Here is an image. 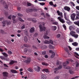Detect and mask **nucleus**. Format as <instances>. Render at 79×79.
<instances>
[{
    "label": "nucleus",
    "mask_w": 79,
    "mask_h": 79,
    "mask_svg": "<svg viewBox=\"0 0 79 79\" xmlns=\"http://www.w3.org/2000/svg\"><path fill=\"white\" fill-rule=\"evenodd\" d=\"M1 2L2 3H5V2L3 0L1 1Z\"/></svg>",
    "instance_id": "nucleus-59"
},
{
    "label": "nucleus",
    "mask_w": 79,
    "mask_h": 79,
    "mask_svg": "<svg viewBox=\"0 0 79 79\" xmlns=\"http://www.w3.org/2000/svg\"><path fill=\"white\" fill-rule=\"evenodd\" d=\"M48 47L49 48H51L52 49H54L55 48V47L52 45H51V44H49V46H48Z\"/></svg>",
    "instance_id": "nucleus-21"
},
{
    "label": "nucleus",
    "mask_w": 79,
    "mask_h": 79,
    "mask_svg": "<svg viewBox=\"0 0 79 79\" xmlns=\"http://www.w3.org/2000/svg\"><path fill=\"white\" fill-rule=\"evenodd\" d=\"M8 53L9 55H12V54H13V52L9 50L8 51Z\"/></svg>",
    "instance_id": "nucleus-28"
},
{
    "label": "nucleus",
    "mask_w": 79,
    "mask_h": 79,
    "mask_svg": "<svg viewBox=\"0 0 79 79\" xmlns=\"http://www.w3.org/2000/svg\"><path fill=\"white\" fill-rule=\"evenodd\" d=\"M64 18L66 20L69 21V18L66 17H64Z\"/></svg>",
    "instance_id": "nucleus-52"
},
{
    "label": "nucleus",
    "mask_w": 79,
    "mask_h": 79,
    "mask_svg": "<svg viewBox=\"0 0 79 79\" xmlns=\"http://www.w3.org/2000/svg\"><path fill=\"white\" fill-rule=\"evenodd\" d=\"M52 30L53 31H55L56 29V27L55 26H53L52 27Z\"/></svg>",
    "instance_id": "nucleus-31"
},
{
    "label": "nucleus",
    "mask_w": 79,
    "mask_h": 79,
    "mask_svg": "<svg viewBox=\"0 0 79 79\" xmlns=\"http://www.w3.org/2000/svg\"><path fill=\"white\" fill-rule=\"evenodd\" d=\"M68 46L67 47H65L64 48V50L66 51V52H68Z\"/></svg>",
    "instance_id": "nucleus-40"
},
{
    "label": "nucleus",
    "mask_w": 79,
    "mask_h": 79,
    "mask_svg": "<svg viewBox=\"0 0 79 79\" xmlns=\"http://www.w3.org/2000/svg\"><path fill=\"white\" fill-rule=\"evenodd\" d=\"M27 70L28 71H29V72H30V73H32V72L33 71V70L31 68L28 69H27Z\"/></svg>",
    "instance_id": "nucleus-23"
},
{
    "label": "nucleus",
    "mask_w": 79,
    "mask_h": 79,
    "mask_svg": "<svg viewBox=\"0 0 79 79\" xmlns=\"http://www.w3.org/2000/svg\"><path fill=\"white\" fill-rule=\"evenodd\" d=\"M24 41L25 42H27V38L26 36H25L24 38Z\"/></svg>",
    "instance_id": "nucleus-30"
},
{
    "label": "nucleus",
    "mask_w": 79,
    "mask_h": 79,
    "mask_svg": "<svg viewBox=\"0 0 79 79\" xmlns=\"http://www.w3.org/2000/svg\"><path fill=\"white\" fill-rule=\"evenodd\" d=\"M42 54L43 55H45L46 54V51H43L42 52Z\"/></svg>",
    "instance_id": "nucleus-46"
},
{
    "label": "nucleus",
    "mask_w": 79,
    "mask_h": 79,
    "mask_svg": "<svg viewBox=\"0 0 79 79\" xmlns=\"http://www.w3.org/2000/svg\"><path fill=\"white\" fill-rule=\"evenodd\" d=\"M41 79H47V76L44 74H42L41 75Z\"/></svg>",
    "instance_id": "nucleus-9"
},
{
    "label": "nucleus",
    "mask_w": 79,
    "mask_h": 79,
    "mask_svg": "<svg viewBox=\"0 0 79 79\" xmlns=\"http://www.w3.org/2000/svg\"><path fill=\"white\" fill-rule=\"evenodd\" d=\"M40 5H42V6H43L45 5V3L44 2H42V3H40Z\"/></svg>",
    "instance_id": "nucleus-54"
},
{
    "label": "nucleus",
    "mask_w": 79,
    "mask_h": 79,
    "mask_svg": "<svg viewBox=\"0 0 79 79\" xmlns=\"http://www.w3.org/2000/svg\"><path fill=\"white\" fill-rule=\"evenodd\" d=\"M76 13L77 15L78 16H79V11H76Z\"/></svg>",
    "instance_id": "nucleus-49"
},
{
    "label": "nucleus",
    "mask_w": 79,
    "mask_h": 79,
    "mask_svg": "<svg viewBox=\"0 0 79 79\" xmlns=\"http://www.w3.org/2000/svg\"><path fill=\"white\" fill-rule=\"evenodd\" d=\"M55 56V53L54 52H52V55L51 56V58H54V57Z\"/></svg>",
    "instance_id": "nucleus-24"
},
{
    "label": "nucleus",
    "mask_w": 79,
    "mask_h": 79,
    "mask_svg": "<svg viewBox=\"0 0 79 79\" xmlns=\"http://www.w3.org/2000/svg\"><path fill=\"white\" fill-rule=\"evenodd\" d=\"M76 67H78V66H79V63H78L77 62H76Z\"/></svg>",
    "instance_id": "nucleus-43"
},
{
    "label": "nucleus",
    "mask_w": 79,
    "mask_h": 79,
    "mask_svg": "<svg viewBox=\"0 0 79 79\" xmlns=\"http://www.w3.org/2000/svg\"><path fill=\"white\" fill-rule=\"evenodd\" d=\"M2 54L4 56L5 58L6 57H8V55L5 52H2Z\"/></svg>",
    "instance_id": "nucleus-14"
},
{
    "label": "nucleus",
    "mask_w": 79,
    "mask_h": 79,
    "mask_svg": "<svg viewBox=\"0 0 79 79\" xmlns=\"http://www.w3.org/2000/svg\"><path fill=\"white\" fill-rule=\"evenodd\" d=\"M1 32L3 34H5V32H4V31L2 30H1Z\"/></svg>",
    "instance_id": "nucleus-53"
},
{
    "label": "nucleus",
    "mask_w": 79,
    "mask_h": 79,
    "mask_svg": "<svg viewBox=\"0 0 79 79\" xmlns=\"http://www.w3.org/2000/svg\"><path fill=\"white\" fill-rule=\"evenodd\" d=\"M32 11H33V9H27V13L32 12Z\"/></svg>",
    "instance_id": "nucleus-12"
},
{
    "label": "nucleus",
    "mask_w": 79,
    "mask_h": 79,
    "mask_svg": "<svg viewBox=\"0 0 79 79\" xmlns=\"http://www.w3.org/2000/svg\"><path fill=\"white\" fill-rule=\"evenodd\" d=\"M69 64V62L67 61L65 63H63V65L64 66V69H68V68L67 67V66H66V64Z\"/></svg>",
    "instance_id": "nucleus-4"
},
{
    "label": "nucleus",
    "mask_w": 79,
    "mask_h": 79,
    "mask_svg": "<svg viewBox=\"0 0 79 79\" xmlns=\"http://www.w3.org/2000/svg\"><path fill=\"white\" fill-rule=\"evenodd\" d=\"M69 72L70 73V74H73L74 73V72L71 70H69Z\"/></svg>",
    "instance_id": "nucleus-38"
},
{
    "label": "nucleus",
    "mask_w": 79,
    "mask_h": 79,
    "mask_svg": "<svg viewBox=\"0 0 79 79\" xmlns=\"http://www.w3.org/2000/svg\"><path fill=\"white\" fill-rule=\"evenodd\" d=\"M11 24L10 22H8L7 21H3L2 23V24L3 27H5L6 25H10Z\"/></svg>",
    "instance_id": "nucleus-1"
},
{
    "label": "nucleus",
    "mask_w": 79,
    "mask_h": 79,
    "mask_svg": "<svg viewBox=\"0 0 79 79\" xmlns=\"http://www.w3.org/2000/svg\"><path fill=\"white\" fill-rule=\"evenodd\" d=\"M3 75L5 77H7L8 75V73L6 72H4L3 73Z\"/></svg>",
    "instance_id": "nucleus-13"
},
{
    "label": "nucleus",
    "mask_w": 79,
    "mask_h": 79,
    "mask_svg": "<svg viewBox=\"0 0 79 79\" xmlns=\"http://www.w3.org/2000/svg\"><path fill=\"white\" fill-rule=\"evenodd\" d=\"M69 21V22H68V21H67L66 22H67V23H68V24H71V22L70 21H69V20H68Z\"/></svg>",
    "instance_id": "nucleus-47"
},
{
    "label": "nucleus",
    "mask_w": 79,
    "mask_h": 79,
    "mask_svg": "<svg viewBox=\"0 0 79 79\" xmlns=\"http://www.w3.org/2000/svg\"><path fill=\"white\" fill-rule=\"evenodd\" d=\"M12 19L13 21V23H15L16 21L15 20V18H16V16L14 15H12Z\"/></svg>",
    "instance_id": "nucleus-20"
},
{
    "label": "nucleus",
    "mask_w": 79,
    "mask_h": 79,
    "mask_svg": "<svg viewBox=\"0 0 79 79\" xmlns=\"http://www.w3.org/2000/svg\"><path fill=\"white\" fill-rule=\"evenodd\" d=\"M70 5H72V6H75V5L74 4L73 2H70Z\"/></svg>",
    "instance_id": "nucleus-36"
},
{
    "label": "nucleus",
    "mask_w": 79,
    "mask_h": 79,
    "mask_svg": "<svg viewBox=\"0 0 79 79\" xmlns=\"http://www.w3.org/2000/svg\"><path fill=\"white\" fill-rule=\"evenodd\" d=\"M49 42V44H53V41H52V40H50Z\"/></svg>",
    "instance_id": "nucleus-50"
},
{
    "label": "nucleus",
    "mask_w": 79,
    "mask_h": 79,
    "mask_svg": "<svg viewBox=\"0 0 79 79\" xmlns=\"http://www.w3.org/2000/svg\"><path fill=\"white\" fill-rule=\"evenodd\" d=\"M70 16L71 19H72L73 21H74V19H75L76 14L74 13L72 14Z\"/></svg>",
    "instance_id": "nucleus-6"
},
{
    "label": "nucleus",
    "mask_w": 79,
    "mask_h": 79,
    "mask_svg": "<svg viewBox=\"0 0 79 79\" xmlns=\"http://www.w3.org/2000/svg\"><path fill=\"white\" fill-rule=\"evenodd\" d=\"M39 27L40 31V32H42L43 31H45L46 29V28L44 27H43L41 25H40Z\"/></svg>",
    "instance_id": "nucleus-2"
},
{
    "label": "nucleus",
    "mask_w": 79,
    "mask_h": 79,
    "mask_svg": "<svg viewBox=\"0 0 79 79\" xmlns=\"http://www.w3.org/2000/svg\"><path fill=\"white\" fill-rule=\"evenodd\" d=\"M33 11H37V9H33Z\"/></svg>",
    "instance_id": "nucleus-58"
},
{
    "label": "nucleus",
    "mask_w": 79,
    "mask_h": 79,
    "mask_svg": "<svg viewBox=\"0 0 79 79\" xmlns=\"http://www.w3.org/2000/svg\"><path fill=\"white\" fill-rule=\"evenodd\" d=\"M42 71H44L46 73H49L50 72L48 70V69H44L42 70Z\"/></svg>",
    "instance_id": "nucleus-17"
},
{
    "label": "nucleus",
    "mask_w": 79,
    "mask_h": 79,
    "mask_svg": "<svg viewBox=\"0 0 79 79\" xmlns=\"http://www.w3.org/2000/svg\"><path fill=\"white\" fill-rule=\"evenodd\" d=\"M75 34H76V32L73 31H71L70 33V35L73 36Z\"/></svg>",
    "instance_id": "nucleus-22"
},
{
    "label": "nucleus",
    "mask_w": 79,
    "mask_h": 79,
    "mask_svg": "<svg viewBox=\"0 0 79 79\" xmlns=\"http://www.w3.org/2000/svg\"><path fill=\"white\" fill-rule=\"evenodd\" d=\"M17 63V61L12 60L10 61V62L9 64H13L14 63Z\"/></svg>",
    "instance_id": "nucleus-18"
},
{
    "label": "nucleus",
    "mask_w": 79,
    "mask_h": 79,
    "mask_svg": "<svg viewBox=\"0 0 79 79\" xmlns=\"http://www.w3.org/2000/svg\"><path fill=\"white\" fill-rule=\"evenodd\" d=\"M0 58L2 59V60H5V57H4L3 56H0Z\"/></svg>",
    "instance_id": "nucleus-42"
},
{
    "label": "nucleus",
    "mask_w": 79,
    "mask_h": 79,
    "mask_svg": "<svg viewBox=\"0 0 79 79\" xmlns=\"http://www.w3.org/2000/svg\"><path fill=\"white\" fill-rule=\"evenodd\" d=\"M27 6H31V5H32L31 4V3H30L29 2H28V3H27Z\"/></svg>",
    "instance_id": "nucleus-44"
},
{
    "label": "nucleus",
    "mask_w": 79,
    "mask_h": 79,
    "mask_svg": "<svg viewBox=\"0 0 79 79\" xmlns=\"http://www.w3.org/2000/svg\"><path fill=\"white\" fill-rule=\"evenodd\" d=\"M64 9L65 10H66L68 11H70V9L69 7H68L67 6H65L64 7Z\"/></svg>",
    "instance_id": "nucleus-10"
},
{
    "label": "nucleus",
    "mask_w": 79,
    "mask_h": 79,
    "mask_svg": "<svg viewBox=\"0 0 79 79\" xmlns=\"http://www.w3.org/2000/svg\"><path fill=\"white\" fill-rule=\"evenodd\" d=\"M52 23L53 24H55L56 25H57V24H58V23L56 22H53Z\"/></svg>",
    "instance_id": "nucleus-48"
},
{
    "label": "nucleus",
    "mask_w": 79,
    "mask_h": 79,
    "mask_svg": "<svg viewBox=\"0 0 79 79\" xmlns=\"http://www.w3.org/2000/svg\"><path fill=\"white\" fill-rule=\"evenodd\" d=\"M65 30H66V26L64 24H63L62 26Z\"/></svg>",
    "instance_id": "nucleus-37"
},
{
    "label": "nucleus",
    "mask_w": 79,
    "mask_h": 79,
    "mask_svg": "<svg viewBox=\"0 0 79 79\" xmlns=\"http://www.w3.org/2000/svg\"><path fill=\"white\" fill-rule=\"evenodd\" d=\"M52 6H53V7H56V6H57L56 4H55V5L53 4Z\"/></svg>",
    "instance_id": "nucleus-64"
},
{
    "label": "nucleus",
    "mask_w": 79,
    "mask_h": 79,
    "mask_svg": "<svg viewBox=\"0 0 79 79\" xmlns=\"http://www.w3.org/2000/svg\"><path fill=\"white\" fill-rule=\"evenodd\" d=\"M69 40L70 42H73V40L71 38L69 39Z\"/></svg>",
    "instance_id": "nucleus-51"
},
{
    "label": "nucleus",
    "mask_w": 79,
    "mask_h": 79,
    "mask_svg": "<svg viewBox=\"0 0 79 79\" xmlns=\"http://www.w3.org/2000/svg\"><path fill=\"white\" fill-rule=\"evenodd\" d=\"M44 44H50V41L47 40H45L44 41Z\"/></svg>",
    "instance_id": "nucleus-25"
},
{
    "label": "nucleus",
    "mask_w": 79,
    "mask_h": 79,
    "mask_svg": "<svg viewBox=\"0 0 79 79\" xmlns=\"http://www.w3.org/2000/svg\"><path fill=\"white\" fill-rule=\"evenodd\" d=\"M24 28H25V26L24 25H23L21 27L22 29H24Z\"/></svg>",
    "instance_id": "nucleus-61"
},
{
    "label": "nucleus",
    "mask_w": 79,
    "mask_h": 79,
    "mask_svg": "<svg viewBox=\"0 0 79 79\" xmlns=\"http://www.w3.org/2000/svg\"><path fill=\"white\" fill-rule=\"evenodd\" d=\"M57 19L59 20L60 22L62 23H65V21L63 19L61 18V17H58L57 18Z\"/></svg>",
    "instance_id": "nucleus-3"
},
{
    "label": "nucleus",
    "mask_w": 79,
    "mask_h": 79,
    "mask_svg": "<svg viewBox=\"0 0 79 79\" xmlns=\"http://www.w3.org/2000/svg\"><path fill=\"white\" fill-rule=\"evenodd\" d=\"M49 4L50 5H53V2H49Z\"/></svg>",
    "instance_id": "nucleus-62"
},
{
    "label": "nucleus",
    "mask_w": 79,
    "mask_h": 79,
    "mask_svg": "<svg viewBox=\"0 0 79 79\" xmlns=\"http://www.w3.org/2000/svg\"><path fill=\"white\" fill-rule=\"evenodd\" d=\"M48 56L47 55H46L44 56V57L45 58H48Z\"/></svg>",
    "instance_id": "nucleus-56"
},
{
    "label": "nucleus",
    "mask_w": 79,
    "mask_h": 79,
    "mask_svg": "<svg viewBox=\"0 0 79 79\" xmlns=\"http://www.w3.org/2000/svg\"><path fill=\"white\" fill-rule=\"evenodd\" d=\"M32 22H33V23H36V22H37V20H36L35 19H32Z\"/></svg>",
    "instance_id": "nucleus-32"
},
{
    "label": "nucleus",
    "mask_w": 79,
    "mask_h": 79,
    "mask_svg": "<svg viewBox=\"0 0 79 79\" xmlns=\"http://www.w3.org/2000/svg\"><path fill=\"white\" fill-rule=\"evenodd\" d=\"M67 48H68L69 49V50H72V48L71 47L68 46H67Z\"/></svg>",
    "instance_id": "nucleus-45"
},
{
    "label": "nucleus",
    "mask_w": 79,
    "mask_h": 79,
    "mask_svg": "<svg viewBox=\"0 0 79 79\" xmlns=\"http://www.w3.org/2000/svg\"><path fill=\"white\" fill-rule=\"evenodd\" d=\"M62 65H60L58 67V68L59 69H61V68H62Z\"/></svg>",
    "instance_id": "nucleus-41"
},
{
    "label": "nucleus",
    "mask_w": 79,
    "mask_h": 79,
    "mask_svg": "<svg viewBox=\"0 0 79 79\" xmlns=\"http://www.w3.org/2000/svg\"><path fill=\"white\" fill-rule=\"evenodd\" d=\"M34 69L37 72H39L40 70V68L39 66H37L36 67H35Z\"/></svg>",
    "instance_id": "nucleus-7"
},
{
    "label": "nucleus",
    "mask_w": 79,
    "mask_h": 79,
    "mask_svg": "<svg viewBox=\"0 0 79 79\" xmlns=\"http://www.w3.org/2000/svg\"><path fill=\"white\" fill-rule=\"evenodd\" d=\"M4 60H5L6 61H8L10 60V59L7 57H5Z\"/></svg>",
    "instance_id": "nucleus-29"
},
{
    "label": "nucleus",
    "mask_w": 79,
    "mask_h": 79,
    "mask_svg": "<svg viewBox=\"0 0 79 79\" xmlns=\"http://www.w3.org/2000/svg\"><path fill=\"white\" fill-rule=\"evenodd\" d=\"M72 45L73 46L76 47V46H77V45H78V43L76 42H74L72 43Z\"/></svg>",
    "instance_id": "nucleus-15"
},
{
    "label": "nucleus",
    "mask_w": 79,
    "mask_h": 79,
    "mask_svg": "<svg viewBox=\"0 0 79 79\" xmlns=\"http://www.w3.org/2000/svg\"><path fill=\"white\" fill-rule=\"evenodd\" d=\"M27 19H28V21H32V19L28 18Z\"/></svg>",
    "instance_id": "nucleus-63"
},
{
    "label": "nucleus",
    "mask_w": 79,
    "mask_h": 79,
    "mask_svg": "<svg viewBox=\"0 0 79 79\" xmlns=\"http://www.w3.org/2000/svg\"><path fill=\"white\" fill-rule=\"evenodd\" d=\"M41 64L42 65H44V66H47V65H48V64L47 63H45L44 62H42Z\"/></svg>",
    "instance_id": "nucleus-27"
},
{
    "label": "nucleus",
    "mask_w": 79,
    "mask_h": 79,
    "mask_svg": "<svg viewBox=\"0 0 79 79\" xmlns=\"http://www.w3.org/2000/svg\"><path fill=\"white\" fill-rule=\"evenodd\" d=\"M41 48L42 49H46L48 48V46H41Z\"/></svg>",
    "instance_id": "nucleus-19"
},
{
    "label": "nucleus",
    "mask_w": 79,
    "mask_h": 79,
    "mask_svg": "<svg viewBox=\"0 0 79 79\" xmlns=\"http://www.w3.org/2000/svg\"><path fill=\"white\" fill-rule=\"evenodd\" d=\"M30 61H31V59H28L25 61V63H30Z\"/></svg>",
    "instance_id": "nucleus-26"
},
{
    "label": "nucleus",
    "mask_w": 79,
    "mask_h": 79,
    "mask_svg": "<svg viewBox=\"0 0 79 79\" xmlns=\"http://www.w3.org/2000/svg\"><path fill=\"white\" fill-rule=\"evenodd\" d=\"M76 32L78 34H79V28H77L76 30Z\"/></svg>",
    "instance_id": "nucleus-55"
},
{
    "label": "nucleus",
    "mask_w": 79,
    "mask_h": 79,
    "mask_svg": "<svg viewBox=\"0 0 79 79\" xmlns=\"http://www.w3.org/2000/svg\"><path fill=\"white\" fill-rule=\"evenodd\" d=\"M30 32L32 33L35 31V28L34 27H31L30 30Z\"/></svg>",
    "instance_id": "nucleus-8"
},
{
    "label": "nucleus",
    "mask_w": 79,
    "mask_h": 79,
    "mask_svg": "<svg viewBox=\"0 0 79 79\" xmlns=\"http://www.w3.org/2000/svg\"><path fill=\"white\" fill-rule=\"evenodd\" d=\"M19 20L21 22H24V20H23L21 18H19Z\"/></svg>",
    "instance_id": "nucleus-34"
},
{
    "label": "nucleus",
    "mask_w": 79,
    "mask_h": 79,
    "mask_svg": "<svg viewBox=\"0 0 79 79\" xmlns=\"http://www.w3.org/2000/svg\"><path fill=\"white\" fill-rule=\"evenodd\" d=\"M57 13L58 14V16H60L61 18H63V14L62 13V12H60V11L57 10Z\"/></svg>",
    "instance_id": "nucleus-11"
},
{
    "label": "nucleus",
    "mask_w": 79,
    "mask_h": 79,
    "mask_svg": "<svg viewBox=\"0 0 79 79\" xmlns=\"http://www.w3.org/2000/svg\"><path fill=\"white\" fill-rule=\"evenodd\" d=\"M69 29L70 31L76 29V27L74 25L70 26L69 27Z\"/></svg>",
    "instance_id": "nucleus-5"
},
{
    "label": "nucleus",
    "mask_w": 79,
    "mask_h": 79,
    "mask_svg": "<svg viewBox=\"0 0 79 79\" xmlns=\"http://www.w3.org/2000/svg\"><path fill=\"white\" fill-rule=\"evenodd\" d=\"M76 8L77 9V10H79V6H76Z\"/></svg>",
    "instance_id": "nucleus-57"
},
{
    "label": "nucleus",
    "mask_w": 79,
    "mask_h": 79,
    "mask_svg": "<svg viewBox=\"0 0 79 79\" xmlns=\"http://www.w3.org/2000/svg\"><path fill=\"white\" fill-rule=\"evenodd\" d=\"M10 72L12 73H18V72H17V71H16V70H13V69L11 70Z\"/></svg>",
    "instance_id": "nucleus-16"
},
{
    "label": "nucleus",
    "mask_w": 79,
    "mask_h": 79,
    "mask_svg": "<svg viewBox=\"0 0 79 79\" xmlns=\"http://www.w3.org/2000/svg\"><path fill=\"white\" fill-rule=\"evenodd\" d=\"M61 36V35L60 34H58L57 35L56 37L57 38H60Z\"/></svg>",
    "instance_id": "nucleus-39"
},
{
    "label": "nucleus",
    "mask_w": 79,
    "mask_h": 79,
    "mask_svg": "<svg viewBox=\"0 0 79 79\" xmlns=\"http://www.w3.org/2000/svg\"><path fill=\"white\" fill-rule=\"evenodd\" d=\"M74 53L75 54V55H77V56H79V54L77 53V52H74Z\"/></svg>",
    "instance_id": "nucleus-60"
},
{
    "label": "nucleus",
    "mask_w": 79,
    "mask_h": 79,
    "mask_svg": "<svg viewBox=\"0 0 79 79\" xmlns=\"http://www.w3.org/2000/svg\"><path fill=\"white\" fill-rule=\"evenodd\" d=\"M44 39H50V37H49L45 35L44 36Z\"/></svg>",
    "instance_id": "nucleus-33"
},
{
    "label": "nucleus",
    "mask_w": 79,
    "mask_h": 79,
    "mask_svg": "<svg viewBox=\"0 0 79 79\" xmlns=\"http://www.w3.org/2000/svg\"><path fill=\"white\" fill-rule=\"evenodd\" d=\"M73 37H74L75 38H77L78 37V35L77 34H74Z\"/></svg>",
    "instance_id": "nucleus-35"
}]
</instances>
